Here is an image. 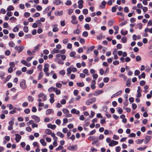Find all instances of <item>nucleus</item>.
Masks as SVG:
<instances>
[{
  "instance_id": "3c124183",
  "label": "nucleus",
  "mask_w": 152,
  "mask_h": 152,
  "mask_svg": "<svg viewBox=\"0 0 152 152\" xmlns=\"http://www.w3.org/2000/svg\"><path fill=\"white\" fill-rule=\"evenodd\" d=\"M14 118H13L12 119V121H10L8 123H9V124L10 125V126H12V125L14 124Z\"/></svg>"
},
{
  "instance_id": "4d7b16f0",
  "label": "nucleus",
  "mask_w": 152,
  "mask_h": 152,
  "mask_svg": "<svg viewBox=\"0 0 152 152\" xmlns=\"http://www.w3.org/2000/svg\"><path fill=\"white\" fill-rule=\"evenodd\" d=\"M9 45L11 47H13L15 45V44L13 42H10L9 43Z\"/></svg>"
},
{
  "instance_id": "39448f33",
  "label": "nucleus",
  "mask_w": 152,
  "mask_h": 152,
  "mask_svg": "<svg viewBox=\"0 0 152 152\" xmlns=\"http://www.w3.org/2000/svg\"><path fill=\"white\" fill-rule=\"evenodd\" d=\"M15 48L18 51V53H20L24 48V47L23 46H16Z\"/></svg>"
},
{
  "instance_id": "6e6d98bb",
  "label": "nucleus",
  "mask_w": 152,
  "mask_h": 152,
  "mask_svg": "<svg viewBox=\"0 0 152 152\" xmlns=\"http://www.w3.org/2000/svg\"><path fill=\"white\" fill-rule=\"evenodd\" d=\"M79 42L80 43L82 44L84 43L85 42V40L84 39L80 38H79Z\"/></svg>"
},
{
  "instance_id": "c756f323",
  "label": "nucleus",
  "mask_w": 152,
  "mask_h": 152,
  "mask_svg": "<svg viewBox=\"0 0 152 152\" xmlns=\"http://www.w3.org/2000/svg\"><path fill=\"white\" fill-rule=\"evenodd\" d=\"M44 75V73L42 72H40L39 73V75L38 76V80H40L42 79V78L43 77Z\"/></svg>"
},
{
  "instance_id": "412c9836",
  "label": "nucleus",
  "mask_w": 152,
  "mask_h": 152,
  "mask_svg": "<svg viewBox=\"0 0 152 152\" xmlns=\"http://www.w3.org/2000/svg\"><path fill=\"white\" fill-rule=\"evenodd\" d=\"M95 48L94 46H92L90 47L87 50L86 53H88L91 52Z\"/></svg>"
},
{
  "instance_id": "423d86ee",
  "label": "nucleus",
  "mask_w": 152,
  "mask_h": 152,
  "mask_svg": "<svg viewBox=\"0 0 152 152\" xmlns=\"http://www.w3.org/2000/svg\"><path fill=\"white\" fill-rule=\"evenodd\" d=\"M20 86L23 89H25L26 88V81L23 80L20 84Z\"/></svg>"
},
{
  "instance_id": "c9c22d12",
  "label": "nucleus",
  "mask_w": 152,
  "mask_h": 152,
  "mask_svg": "<svg viewBox=\"0 0 152 152\" xmlns=\"http://www.w3.org/2000/svg\"><path fill=\"white\" fill-rule=\"evenodd\" d=\"M14 10V8L12 5H10L7 8V10L9 11H12Z\"/></svg>"
},
{
  "instance_id": "a19ab883",
  "label": "nucleus",
  "mask_w": 152,
  "mask_h": 152,
  "mask_svg": "<svg viewBox=\"0 0 152 152\" xmlns=\"http://www.w3.org/2000/svg\"><path fill=\"white\" fill-rule=\"evenodd\" d=\"M88 35V32L87 31H84L82 34V36L85 37H87Z\"/></svg>"
},
{
  "instance_id": "4be33fe9",
  "label": "nucleus",
  "mask_w": 152,
  "mask_h": 152,
  "mask_svg": "<svg viewBox=\"0 0 152 152\" xmlns=\"http://www.w3.org/2000/svg\"><path fill=\"white\" fill-rule=\"evenodd\" d=\"M48 127L52 129H55L56 127V126L55 125H52L51 124H49L48 125Z\"/></svg>"
},
{
  "instance_id": "69168bd1",
  "label": "nucleus",
  "mask_w": 152,
  "mask_h": 152,
  "mask_svg": "<svg viewBox=\"0 0 152 152\" xmlns=\"http://www.w3.org/2000/svg\"><path fill=\"white\" fill-rule=\"evenodd\" d=\"M96 130H95L94 129V130H92V131H91V132H90L89 133V135H93L94 134V133H95L96 132Z\"/></svg>"
},
{
  "instance_id": "20e7f679",
  "label": "nucleus",
  "mask_w": 152,
  "mask_h": 152,
  "mask_svg": "<svg viewBox=\"0 0 152 152\" xmlns=\"http://www.w3.org/2000/svg\"><path fill=\"white\" fill-rule=\"evenodd\" d=\"M67 148L69 150H72L73 151L77 150V145H69L67 147Z\"/></svg>"
},
{
  "instance_id": "aec40b11",
  "label": "nucleus",
  "mask_w": 152,
  "mask_h": 152,
  "mask_svg": "<svg viewBox=\"0 0 152 152\" xmlns=\"http://www.w3.org/2000/svg\"><path fill=\"white\" fill-rule=\"evenodd\" d=\"M71 113L72 114L78 115L79 114L80 111L79 110H77L75 108L72 109L71 110Z\"/></svg>"
},
{
  "instance_id": "cd10ccee",
  "label": "nucleus",
  "mask_w": 152,
  "mask_h": 152,
  "mask_svg": "<svg viewBox=\"0 0 152 152\" xmlns=\"http://www.w3.org/2000/svg\"><path fill=\"white\" fill-rule=\"evenodd\" d=\"M40 142L41 143L42 145L43 146H46L47 144V143L45 141V140L44 139H42L40 140Z\"/></svg>"
},
{
  "instance_id": "a18cd8bd",
  "label": "nucleus",
  "mask_w": 152,
  "mask_h": 152,
  "mask_svg": "<svg viewBox=\"0 0 152 152\" xmlns=\"http://www.w3.org/2000/svg\"><path fill=\"white\" fill-rule=\"evenodd\" d=\"M118 7L117 5H115V7H113L112 8V11L113 12H114L116 11L117 8Z\"/></svg>"
},
{
  "instance_id": "603ef678",
  "label": "nucleus",
  "mask_w": 152,
  "mask_h": 152,
  "mask_svg": "<svg viewBox=\"0 0 152 152\" xmlns=\"http://www.w3.org/2000/svg\"><path fill=\"white\" fill-rule=\"evenodd\" d=\"M61 56V55L59 54H56V58L55 60V61H59V58L60 57V56Z\"/></svg>"
},
{
  "instance_id": "5fc2aeb1",
  "label": "nucleus",
  "mask_w": 152,
  "mask_h": 152,
  "mask_svg": "<svg viewBox=\"0 0 152 152\" xmlns=\"http://www.w3.org/2000/svg\"><path fill=\"white\" fill-rule=\"evenodd\" d=\"M84 27L85 28L89 30L90 29V27L89 26V25L88 24H86L84 26Z\"/></svg>"
},
{
  "instance_id": "7c9ffc66",
  "label": "nucleus",
  "mask_w": 152,
  "mask_h": 152,
  "mask_svg": "<svg viewBox=\"0 0 152 152\" xmlns=\"http://www.w3.org/2000/svg\"><path fill=\"white\" fill-rule=\"evenodd\" d=\"M76 84L77 86L80 87H82L84 86V84L83 82L77 83Z\"/></svg>"
},
{
  "instance_id": "72a5a7b5",
  "label": "nucleus",
  "mask_w": 152,
  "mask_h": 152,
  "mask_svg": "<svg viewBox=\"0 0 152 152\" xmlns=\"http://www.w3.org/2000/svg\"><path fill=\"white\" fill-rule=\"evenodd\" d=\"M143 139L142 140H140V139H138L136 140L135 141L136 142L137 144H141L142 143V142L143 141Z\"/></svg>"
},
{
  "instance_id": "bf43d9fd",
  "label": "nucleus",
  "mask_w": 152,
  "mask_h": 152,
  "mask_svg": "<svg viewBox=\"0 0 152 152\" xmlns=\"http://www.w3.org/2000/svg\"><path fill=\"white\" fill-rule=\"evenodd\" d=\"M102 37V33L100 34L97 37V38L99 40L101 39Z\"/></svg>"
},
{
  "instance_id": "49530a36",
  "label": "nucleus",
  "mask_w": 152,
  "mask_h": 152,
  "mask_svg": "<svg viewBox=\"0 0 152 152\" xmlns=\"http://www.w3.org/2000/svg\"><path fill=\"white\" fill-rule=\"evenodd\" d=\"M121 34L123 35H126L128 33V31H125L124 32L123 31V30H121Z\"/></svg>"
},
{
  "instance_id": "393cba45",
  "label": "nucleus",
  "mask_w": 152,
  "mask_h": 152,
  "mask_svg": "<svg viewBox=\"0 0 152 152\" xmlns=\"http://www.w3.org/2000/svg\"><path fill=\"white\" fill-rule=\"evenodd\" d=\"M56 134L61 138H63L64 137V135L62 133L59 132H57Z\"/></svg>"
},
{
  "instance_id": "e2e57ef3",
  "label": "nucleus",
  "mask_w": 152,
  "mask_h": 152,
  "mask_svg": "<svg viewBox=\"0 0 152 152\" xmlns=\"http://www.w3.org/2000/svg\"><path fill=\"white\" fill-rule=\"evenodd\" d=\"M83 73L86 74L87 75H88L89 74H88V71L87 69H85L83 70Z\"/></svg>"
},
{
  "instance_id": "1a4fd4ad",
  "label": "nucleus",
  "mask_w": 152,
  "mask_h": 152,
  "mask_svg": "<svg viewBox=\"0 0 152 152\" xmlns=\"http://www.w3.org/2000/svg\"><path fill=\"white\" fill-rule=\"evenodd\" d=\"M31 117L32 119L34 120L35 122L36 123H38L40 121L39 118L37 116L33 115L31 116Z\"/></svg>"
},
{
  "instance_id": "f704fd0d",
  "label": "nucleus",
  "mask_w": 152,
  "mask_h": 152,
  "mask_svg": "<svg viewBox=\"0 0 152 152\" xmlns=\"http://www.w3.org/2000/svg\"><path fill=\"white\" fill-rule=\"evenodd\" d=\"M45 133L48 134L50 135L52 133V131L50 129H46L45 131Z\"/></svg>"
},
{
  "instance_id": "13d9d810",
  "label": "nucleus",
  "mask_w": 152,
  "mask_h": 152,
  "mask_svg": "<svg viewBox=\"0 0 152 152\" xmlns=\"http://www.w3.org/2000/svg\"><path fill=\"white\" fill-rule=\"evenodd\" d=\"M126 40L127 39L125 37H123L122 38L121 40L123 43H125L126 41Z\"/></svg>"
},
{
  "instance_id": "9b49d317",
  "label": "nucleus",
  "mask_w": 152,
  "mask_h": 152,
  "mask_svg": "<svg viewBox=\"0 0 152 152\" xmlns=\"http://www.w3.org/2000/svg\"><path fill=\"white\" fill-rule=\"evenodd\" d=\"M72 20H71V22L74 24H77L78 22L77 21H76V17L74 15H72Z\"/></svg>"
},
{
  "instance_id": "9d476101",
  "label": "nucleus",
  "mask_w": 152,
  "mask_h": 152,
  "mask_svg": "<svg viewBox=\"0 0 152 152\" xmlns=\"http://www.w3.org/2000/svg\"><path fill=\"white\" fill-rule=\"evenodd\" d=\"M38 97L39 98H42L44 101L45 100L47 99L46 96L42 93L39 94Z\"/></svg>"
},
{
  "instance_id": "4c0bfd02",
  "label": "nucleus",
  "mask_w": 152,
  "mask_h": 152,
  "mask_svg": "<svg viewBox=\"0 0 152 152\" xmlns=\"http://www.w3.org/2000/svg\"><path fill=\"white\" fill-rule=\"evenodd\" d=\"M28 101L30 102H32L34 100L33 98L30 96H28Z\"/></svg>"
},
{
  "instance_id": "2f4dec72",
  "label": "nucleus",
  "mask_w": 152,
  "mask_h": 152,
  "mask_svg": "<svg viewBox=\"0 0 152 152\" xmlns=\"http://www.w3.org/2000/svg\"><path fill=\"white\" fill-rule=\"evenodd\" d=\"M131 79H128L126 82V85L128 87H129L131 85Z\"/></svg>"
},
{
  "instance_id": "052dcab7",
  "label": "nucleus",
  "mask_w": 152,
  "mask_h": 152,
  "mask_svg": "<svg viewBox=\"0 0 152 152\" xmlns=\"http://www.w3.org/2000/svg\"><path fill=\"white\" fill-rule=\"evenodd\" d=\"M36 9L38 11H41L42 9V7L39 5H38V6H37L36 7Z\"/></svg>"
},
{
  "instance_id": "e433bc0d",
  "label": "nucleus",
  "mask_w": 152,
  "mask_h": 152,
  "mask_svg": "<svg viewBox=\"0 0 152 152\" xmlns=\"http://www.w3.org/2000/svg\"><path fill=\"white\" fill-rule=\"evenodd\" d=\"M59 53V50L57 49V48H55L53 49V50L52 51V53L53 54H55L56 53Z\"/></svg>"
},
{
  "instance_id": "f3484780",
  "label": "nucleus",
  "mask_w": 152,
  "mask_h": 152,
  "mask_svg": "<svg viewBox=\"0 0 152 152\" xmlns=\"http://www.w3.org/2000/svg\"><path fill=\"white\" fill-rule=\"evenodd\" d=\"M96 81L95 80H93L91 82V87L92 89H94L96 88Z\"/></svg>"
},
{
  "instance_id": "f03ea898",
  "label": "nucleus",
  "mask_w": 152,
  "mask_h": 152,
  "mask_svg": "<svg viewBox=\"0 0 152 152\" xmlns=\"http://www.w3.org/2000/svg\"><path fill=\"white\" fill-rule=\"evenodd\" d=\"M96 101V98L95 97H93L87 100L85 102L86 104L87 105H89L90 104L93 103Z\"/></svg>"
},
{
  "instance_id": "8fccbe9b",
  "label": "nucleus",
  "mask_w": 152,
  "mask_h": 152,
  "mask_svg": "<svg viewBox=\"0 0 152 152\" xmlns=\"http://www.w3.org/2000/svg\"><path fill=\"white\" fill-rule=\"evenodd\" d=\"M64 147L62 145H60L58 147L56 148V151H58L59 150H61L63 149Z\"/></svg>"
},
{
  "instance_id": "680f3d73",
  "label": "nucleus",
  "mask_w": 152,
  "mask_h": 152,
  "mask_svg": "<svg viewBox=\"0 0 152 152\" xmlns=\"http://www.w3.org/2000/svg\"><path fill=\"white\" fill-rule=\"evenodd\" d=\"M24 112L26 114H29L30 113V110L29 109L27 108L24 110Z\"/></svg>"
},
{
  "instance_id": "ea45409f",
  "label": "nucleus",
  "mask_w": 152,
  "mask_h": 152,
  "mask_svg": "<svg viewBox=\"0 0 152 152\" xmlns=\"http://www.w3.org/2000/svg\"><path fill=\"white\" fill-rule=\"evenodd\" d=\"M113 54L114 55V59H118V56L117 55L116 52L115 51L113 52Z\"/></svg>"
},
{
  "instance_id": "864d4df0",
  "label": "nucleus",
  "mask_w": 152,
  "mask_h": 152,
  "mask_svg": "<svg viewBox=\"0 0 152 152\" xmlns=\"http://www.w3.org/2000/svg\"><path fill=\"white\" fill-rule=\"evenodd\" d=\"M11 52L10 50H6L5 52V54L6 55L8 56L10 54Z\"/></svg>"
},
{
  "instance_id": "a211bd4d",
  "label": "nucleus",
  "mask_w": 152,
  "mask_h": 152,
  "mask_svg": "<svg viewBox=\"0 0 152 152\" xmlns=\"http://www.w3.org/2000/svg\"><path fill=\"white\" fill-rule=\"evenodd\" d=\"M53 3L56 5H59L61 4H63V2L60 0H55L53 1Z\"/></svg>"
},
{
  "instance_id": "58836bf2",
  "label": "nucleus",
  "mask_w": 152,
  "mask_h": 152,
  "mask_svg": "<svg viewBox=\"0 0 152 152\" xmlns=\"http://www.w3.org/2000/svg\"><path fill=\"white\" fill-rule=\"evenodd\" d=\"M65 4L67 6H69L72 4V2L70 0H67L65 2Z\"/></svg>"
},
{
  "instance_id": "dca6fc26",
  "label": "nucleus",
  "mask_w": 152,
  "mask_h": 152,
  "mask_svg": "<svg viewBox=\"0 0 152 152\" xmlns=\"http://www.w3.org/2000/svg\"><path fill=\"white\" fill-rule=\"evenodd\" d=\"M49 64H46L44 65V68L43 69L44 72H46L49 71Z\"/></svg>"
},
{
  "instance_id": "a878e982",
  "label": "nucleus",
  "mask_w": 152,
  "mask_h": 152,
  "mask_svg": "<svg viewBox=\"0 0 152 152\" xmlns=\"http://www.w3.org/2000/svg\"><path fill=\"white\" fill-rule=\"evenodd\" d=\"M114 21L112 19L110 20L108 23V26H111L113 24Z\"/></svg>"
},
{
  "instance_id": "2eb2a0df",
  "label": "nucleus",
  "mask_w": 152,
  "mask_h": 152,
  "mask_svg": "<svg viewBox=\"0 0 152 152\" xmlns=\"http://www.w3.org/2000/svg\"><path fill=\"white\" fill-rule=\"evenodd\" d=\"M15 140L16 142H19L21 138V136L18 134H16L15 135Z\"/></svg>"
},
{
  "instance_id": "ddd939ff",
  "label": "nucleus",
  "mask_w": 152,
  "mask_h": 152,
  "mask_svg": "<svg viewBox=\"0 0 152 152\" xmlns=\"http://www.w3.org/2000/svg\"><path fill=\"white\" fill-rule=\"evenodd\" d=\"M118 144V142L117 141L112 140L109 144V146L112 147L114 145H116Z\"/></svg>"
},
{
  "instance_id": "c85d7f7f",
  "label": "nucleus",
  "mask_w": 152,
  "mask_h": 152,
  "mask_svg": "<svg viewBox=\"0 0 152 152\" xmlns=\"http://www.w3.org/2000/svg\"><path fill=\"white\" fill-rule=\"evenodd\" d=\"M76 53L75 51H71L69 54L70 56L71 57H73L74 58H75V56L76 55Z\"/></svg>"
},
{
  "instance_id": "f8f14e48",
  "label": "nucleus",
  "mask_w": 152,
  "mask_h": 152,
  "mask_svg": "<svg viewBox=\"0 0 152 152\" xmlns=\"http://www.w3.org/2000/svg\"><path fill=\"white\" fill-rule=\"evenodd\" d=\"M78 8L79 9H82L83 7V0H80L78 1Z\"/></svg>"
},
{
  "instance_id": "c03bdc74",
  "label": "nucleus",
  "mask_w": 152,
  "mask_h": 152,
  "mask_svg": "<svg viewBox=\"0 0 152 152\" xmlns=\"http://www.w3.org/2000/svg\"><path fill=\"white\" fill-rule=\"evenodd\" d=\"M56 87L58 88H61L62 85V84L59 83H56Z\"/></svg>"
},
{
  "instance_id": "6ab92c4d",
  "label": "nucleus",
  "mask_w": 152,
  "mask_h": 152,
  "mask_svg": "<svg viewBox=\"0 0 152 152\" xmlns=\"http://www.w3.org/2000/svg\"><path fill=\"white\" fill-rule=\"evenodd\" d=\"M63 12L61 10L60 11H56L55 12V15H56L61 16L63 15Z\"/></svg>"
},
{
  "instance_id": "338daca9",
  "label": "nucleus",
  "mask_w": 152,
  "mask_h": 152,
  "mask_svg": "<svg viewBox=\"0 0 152 152\" xmlns=\"http://www.w3.org/2000/svg\"><path fill=\"white\" fill-rule=\"evenodd\" d=\"M109 80V78L108 77H105L104 78L103 81L104 83H107Z\"/></svg>"
},
{
  "instance_id": "37998d69",
  "label": "nucleus",
  "mask_w": 152,
  "mask_h": 152,
  "mask_svg": "<svg viewBox=\"0 0 152 152\" xmlns=\"http://www.w3.org/2000/svg\"><path fill=\"white\" fill-rule=\"evenodd\" d=\"M118 113L121 114L123 113V110L121 108L119 107L118 108Z\"/></svg>"
},
{
  "instance_id": "de8ad7c7",
  "label": "nucleus",
  "mask_w": 152,
  "mask_h": 152,
  "mask_svg": "<svg viewBox=\"0 0 152 152\" xmlns=\"http://www.w3.org/2000/svg\"><path fill=\"white\" fill-rule=\"evenodd\" d=\"M50 9V7H47L43 11V13L44 14H45L46 13L48 12V10H49Z\"/></svg>"
},
{
  "instance_id": "0eeeda50",
  "label": "nucleus",
  "mask_w": 152,
  "mask_h": 152,
  "mask_svg": "<svg viewBox=\"0 0 152 152\" xmlns=\"http://www.w3.org/2000/svg\"><path fill=\"white\" fill-rule=\"evenodd\" d=\"M52 26L53 27L52 31L54 32H56L58 30V25L56 24H52Z\"/></svg>"
},
{
  "instance_id": "774afa93",
  "label": "nucleus",
  "mask_w": 152,
  "mask_h": 152,
  "mask_svg": "<svg viewBox=\"0 0 152 152\" xmlns=\"http://www.w3.org/2000/svg\"><path fill=\"white\" fill-rule=\"evenodd\" d=\"M136 59L137 61H140L141 60V58L140 56H137L136 57Z\"/></svg>"
},
{
  "instance_id": "4468645a",
  "label": "nucleus",
  "mask_w": 152,
  "mask_h": 152,
  "mask_svg": "<svg viewBox=\"0 0 152 152\" xmlns=\"http://www.w3.org/2000/svg\"><path fill=\"white\" fill-rule=\"evenodd\" d=\"M151 137V136L147 135L145 137L144 143L145 144L147 143L150 140Z\"/></svg>"
},
{
  "instance_id": "79ce46f5",
  "label": "nucleus",
  "mask_w": 152,
  "mask_h": 152,
  "mask_svg": "<svg viewBox=\"0 0 152 152\" xmlns=\"http://www.w3.org/2000/svg\"><path fill=\"white\" fill-rule=\"evenodd\" d=\"M42 45L41 44H38L37 46H35L34 48L35 50H36L37 51H38L39 48Z\"/></svg>"
},
{
  "instance_id": "5701e85b",
  "label": "nucleus",
  "mask_w": 152,
  "mask_h": 152,
  "mask_svg": "<svg viewBox=\"0 0 152 152\" xmlns=\"http://www.w3.org/2000/svg\"><path fill=\"white\" fill-rule=\"evenodd\" d=\"M20 27V25H18L17 26H16L15 27L13 30V31L14 32H18L19 31V28Z\"/></svg>"
},
{
  "instance_id": "473e14b6",
  "label": "nucleus",
  "mask_w": 152,
  "mask_h": 152,
  "mask_svg": "<svg viewBox=\"0 0 152 152\" xmlns=\"http://www.w3.org/2000/svg\"><path fill=\"white\" fill-rule=\"evenodd\" d=\"M72 71L71 70V67H70L68 68L67 69V75H69L71 73Z\"/></svg>"
},
{
  "instance_id": "7ed1b4c3",
  "label": "nucleus",
  "mask_w": 152,
  "mask_h": 152,
  "mask_svg": "<svg viewBox=\"0 0 152 152\" xmlns=\"http://www.w3.org/2000/svg\"><path fill=\"white\" fill-rule=\"evenodd\" d=\"M62 112L66 115V116L67 117H70L72 116V115L69 113V111L66 108H64L62 110Z\"/></svg>"
},
{
  "instance_id": "0e129e2a",
  "label": "nucleus",
  "mask_w": 152,
  "mask_h": 152,
  "mask_svg": "<svg viewBox=\"0 0 152 152\" xmlns=\"http://www.w3.org/2000/svg\"><path fill=\"white\" fill-rule=\"evenodd\" d=\"M33 71L34 70L32 69H31L30 70H28L27 71L26 73L28 74H31L33 73Z\"/></svg>"
},
{
  "instance_id": "09e8293b",
  "label": "nucleus",
  "mask_w": 152,
  "mask_h": 152,
  "mask_svg": "<svg viewBox=\"0 0 152 152\" xmlns=\"http://www.w3.org/2000/svg\"><path fill=\"white\" fill-rule=\"evenodd\" d=\"M23 30L25 33H27L28 31V27L27 26H25L23 27Z\"/></svg>"
},
{
  "instance_id": "bb28decb",
  "label": "nucleus",
  "mask_w": 152,
  "mask_h": 152,
  "mask_svg": "<svg viewBox=\"0 0 152 152\" xmlns=\"http://www.w3.org/2000/svg\"><path fill=\"white\" fill-rule=\"evenodd\" d=\"M53 112V110L52 109H48L46 111V114L47 115H48Z\"/></svg>"
},
{
  "instance_id": "6e6552de",
  "label": "nucleus",
  "mask_w": 152,
  "mask_h": 152,
  "mask_svg": "<svg viewBox=\"0 0 152 152\" xmlns=\"http://www.w3.org/2000/svg\"><path fill=\"white\" fill-rule=\"evenodd\" d=\"M104 91L103 90H97L96 91L93 93V95L95 96H97L100 95Z\"/></svg>"
},
{
  "instance_id": "f257e3e1",
  "label": "nucleus",
  "mask_w": 152,
  "mask_h": 152,
  "mask_svg": "<svg viewBox=\"0 0 152 152\" xmlns=\"http://www.w3.org/2000/svg\"><path fill=\"white\" fill-rule=\"evenodd\" d=\"M53 91L57 95H60L61 93L60 90L58 89L56 87H51L48 89V91L50 92H52Z\"/></svg>"
},
{
  "instance_id": "b1692460",
  "label": "nucleus",
  "mask_w": 152,
  "mask_h": 152,
  "mask_svg": "<svg viewBox=\"0 0 152 152\" xmlns=\"http://www.w3.org/2000/svg\"><path fill=\"white\" fill-rule=\"evenodd\" d=\"M81 32L79 28H77L73 31V33L75 34H79Z\"/></svg>"
}]
</instances>
